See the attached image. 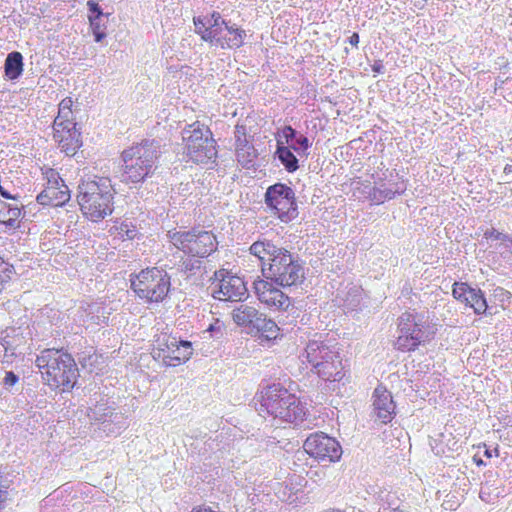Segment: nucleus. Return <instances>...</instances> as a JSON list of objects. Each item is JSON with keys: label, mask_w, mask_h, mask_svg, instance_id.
Returning a JSON list of instances; mask_svg holds the SVG:
<instances>
[{"label": "nucleus", "mask_w": 512, "mask_h": 512, "mask_svg": "<svg viewBox=\"0 0 512 512\" xmlns=\"http://www.w3.org/2000/svg\"><path fill=\"white\" fill-rule=\"evenodd\" d=\"M249 253L258 259L262 273L252 286L258 300L269 308L287 311L292 299L281 288L299 287L305 282L306 261L279 240L264 235L250 245Z\"/></svg>", "instance_id": "f257e3e1"}, {"label": "nucleus", "mask_w": 512, "mask_h": 512, "mask_svg": "<svg viewBox=\"0 0 512 512\" xmlns=\"http://www.w3.org/2000/svg\"><path fill=\"white\" fill-rule=\"evenodd\" d=\"M163 147L160 139L144 138L125 148L119 157L121 182L138 187L152 178L160 167Z\"/></svg>", "instance_id": "f03ea898"}, {"label": "nucleus", "mask_w": 512, "mask_h": 512, "mask_svg": "<svg viewBox=\"0 0 512 512\" xmlns=\"http://www.w3.org/2000/svg\"><path fill=\"white\" fill-rule=\"evenodd\" d=\"M259 403L260 412L282 423L298 425L305 420L308 412L306 402L279 382L262 386Z\"/></svg>", "instance_id": "7ed1b4c3"}, {"label": "nucleus", "mask_w": 512, "mask_h": 512, "mask_svg": "<svg viewBox=\"0 0 512 512\" xmlns=\"http://www.w3.org/2000/svg\"><path fill=\"white\" fill-rule=\"evenodd\" d=\"M115 193L110 178L94 175L80 180L77 202L89 220L99 222L114 211Z\"/></svg>", "instance_id": "20e7f679"}, {"label": "nucleus", "mask_w": 512, "mask_h": 512, "mask_svg": "<svg viewBox=\"0 0 512 512\" xmlns=\"http://www.w3.org/2000/svg\"><path fill=\"white\" fill-rule=\"evenodd\" d=\"M49 386L71 391L77 384L79 369L73 356L63 349H44L35 360Z\"/></svg>", "instance_id": "39448f33"}, {"label": "nucleus", "mask_w": 512, "mask_h": 512, "mask_svg": "<svg viewBox=\"0 0 512 512\" xmlns=\"http://www.w3.org/2000/svg\"><path fill=\"white\" fill-rule=\"evenodd\" d=\"M398 336L394 347L401 352H414L434 339V329L421 313L406 311L397 319Z\"/></svg>", "instance_id": "423d86ee"}, {"label": "nucleus", "mask_w": 512, "mask_h": 512, "mask_svg": "<svg viewBox=\"0 0 512 512\" xmlns=\"http://www.w3.org/2000/svg\"><path fill=\"white\" fill-rule=\"evenodd\" d=\"M130 288L148 304L161 303L171 291V276L159 267H147L129 275Z\"/></svg>", "instance_id": "0eeeda50"}, {"label": "nucleus", "mask_w": 512, "mask_h": 512, "mask_svg": "<svg viewBox=\"0 0 512 512\" xmlns=\"http://www.w3.org/2000/svg\"><path fill=\"white\" fill-rule=\"evenodd\" d=\"M232 319L244 333L255 337L262 346L270 347L279 336L280 329L275 321L252 306L241 304L234 308Z\"/></svg>", "instance_id": "6e6552de"}, {"label": "nucleus", "mask_w": 512, "mask_h": 512, "mask_svg": "<svg viewBox=\"0 0 512 512\" xmlns=\"http://www.w3.org/2000/svg\"><path fill=\"white\" fill-rule=\"evenodd\" d=\"M187 155L194 163L207 164L217 158V143L210 128L199 121L187 125L182 131Z\"/></svg>", "instance_id": "1a4fd4ad"}, {"label": "nucleus", "mask_w": 512, "mask_h": 512, "mask_svg": "<svg viewBox=\"0 0 512 512\" xmlns=\"http://www.w3.org/2000/svg\"><path fill=\"white\" fill-rule=\"evenodd\" d=\"M266 210L283 223L295 220L299 215L294 189L283 182L269 185L263 195Z\"/></svg>", "instance_id": "9d476101"}, {"label": "nucleus", "mask_w": 512, "mask_h": 512, "mask_svg": "<svg viewBox=\"0 0 512 512\" xmlns=\"http://www.w3.org/2000/svg\"><path fill=\"white\" fill-rule=\"evenodd\" d=\"M303 449L318 463H336L343 454L340 442L322 431L310 433L303 443Z\"/></svg>", "instance_id": "9b49d317"}, {"label": "nucleus", "mask_w": 512, "mask_h": 512, "mask_svg": "<svg viewBox=\"0 0 512 512\" xmlns=\"http://www.w3.org/2000/svg\"><path fill=\"white\" fill-rule=\"evenodd\" d=\"M211 280L218 282L212 293L214 299L221 300L222 295L226 300L243 301L248 297L247 282L227 269L216 270Z\"/></svg>", "instance_id": "f8f14e48"}, {"label": "nucleus", "mask_w": 512, "mask_h": 512, "mask_svg": "<svg viewBox=\"0 0 512 512\" xmlns=\"http://www.w3.org/2000/svg\"><path fill=\"white\" fill-rule=\"evenodd\" d=\"M194 32L200 36V39L211 45L222 48L223 38L222 32L228 21H226L220 12L212 11L205 15L194 16L193 19Z\"/></svg>", "instance_id": "ddd939ff"}, {"label": "nucleus", "mask_w": 512, "mask_h": 512, "mask_svg": "<svg viewBox=\"0 0 512 512\" xmlns=\"http://www.w3.org/2000/svg\"><path fill=\"white\" fill-rule=\"evenodd\" d=\"M87 416L91 421L98 422L100 429L107 435H119L127 428V423L121 415L114 412L107 403L96 402L94 407H89Z\"/></svg>", "instance_id": "4468645a"}, {"label": "nucleus", "mask_w": 512, "mask_h": 512, "mask_svg": "<svg viewBox=\"0 0 512 512\" xmlns=\"http://www.w3.org/2000/svg\"><path fill=\"white\" fill-rule=\"evenodd\" d=\"M234 139L235 155L238 164L244 169L254 168L259 152L248 137L247 126L245 124H236Z\"/></svg>", "instance_id": "2eb2a0df"}, {"label": "nucleus", "mask_w": 512, "mask_h": 512, "mask_svg": "<svg viewBox=\"0 0 512 512\" xmlns=\"http://www.w3.org/2000/svg\"><path fill=\"white\" fill-rule=\"evenodd\" d=\"M281 140L284 146H288L289 149L293 150L300 158H307L309 156V149L312 146V142L306 134L301 133L291 125H284L277 129L275 133L276 141Z\"/></svg>", "instance_id": "dca6fc26"}, {"label": "nucleus", "mask_w": 512, "mask_h": 512, "mask_svg": "<svg viewBox=\"0 0 512 512\" xmlns=\"http://www.w3.org/2000/svg\"><path fill=\"white\" fill-rule=\"evenodd\" d=\"M87 19L89 29L93 35V40L96 43H102L107 37V23L109 13H105L97 0H88Z\"/></svg>", "instance_id": "f3484780"}, {"label": "nucleus", "mask_w": 512, "mask_h": 512, "mask_svg": "<svg viewBox=\"0 0 512 512\" xmlns=\"http://www.w3.org/2000/svg\"><path fill=\"white\" fill-rule=\"evenodd\" d=\"M373 410L382 424L390 423L396 415V404L391 392L385 387L377 386L372 395Z\"/></svg>", "instance_id": "a211bd4d"}, {"label": "nucleus", "mask_w": 512, "mask_h": 512, "mask_svg": "<svg viewBox=\"0 0 512 512\" xmlns=\"http://www.w3.org/2000/svg\"><path fill=\"white\" fill-rule=\"evenodd\" d=\"M193 236L191 237V244L189 256L206 258L217 250L216 236L211 231L197 230L192 228Z\"/></svg>", "instance_id": "6ab92c4d"}, {"label": "nucleus", "mask_w": 512, "mask_h": 512, "mask_svg": "<svg viewBox=\"0 0 512 512\" xmlns=\"http://www.w3.org/2000/svg\"><path fill=\"white\" fill-rule=\"evenodd\" d=\"M465 306L472 308L478 316H493L498 313L495 305L489 304L486 294L478 286H472Z\"/></svg>", "instance_id": "aec40b11"}, {"label": "nucleus", "mask_w": 512, "mask_h": 512, "mask_svg": "<svg viewBox=\"0 0 512 512\" xmlns=\"http://www.w3.org/2000/svg\"><path fill=\"white\" fill-rule=\"evenodd\" d=\"M308 363L312 366V371L317 368L326 359L336 357V352L332 351L324 342L319 340H310L303 354Z\"/></svg>", "instance_id": "412c9836"}, {"label": "nucleus", "mask_w": 512, "mask_h": 512, "mask_svg": "<svg viewBox=\"0 0 512 512\" xmlns=\"http://www.w3.org/2000/svg\"><path fill=\"white\" fill-rule=\"evenodd\" d=\"M25 342L20 327H9L1 332L0 345L4 348L5 357H17V349Z\"/></svg>", "instance_id": "4be33fe9"}, {"label": "nucleus", "mask_w": 512, "mask_h": 512, "mask_svg": "<svg viewBox=\"0 0 512 512\" xmlns=\"http://www.w3.org/2000/svg\"><path fill=\"white\" fill-rule=\"evenodd\" d=\"M23 208L22 204H11L0 200V224L8 230L20 228L19 218L25 215Z\"/></svg>", "instance_id": "5701e85b"}, {"label": "nucleus", "mask_w": 512, "mask_h": 512, "mask_svg": "<svg viewBox=\"0 0 512 512\" xmlns=\"http://www.w3.org/2000/svg\"><path fill=\"white\" fill-rule=\"evenodd\" d=\"M24 71V57L19 51H12L7 54L3 65V77L9 81H16Z\"/></svg>", "instance_id": "b1692460"}, {"label": "nucleus", "mask_w": 512, "mask_h": 512, "mask_svg": "<svg viewBox=\"0 0 512 512\" xmlns=\"http://www.w3.org/2000/svg\"><path fill=\"white\" fill-rule=\"evenodd\" d=\"M71 130L72 131L66 132L62 137L56 140L61 151L67 156H74L83 145L81 131L76 125H72Z\"/></svg>", "instance_id": "393cba45"}, {"label": "nucleus", "mask_w": 512, "mask_h": 512, "mask_svg": "<svg viewBox=\"0 0 512 512\" xmlns=\"http://www.w3.org/2000/svg\"><path fill=\"white\" fill-rule=\"evenodd\" d=\"M274 159L278 160L288 173H294L300 167L298 155L288 146H284L279 139L276 141Z\"/></svg>", "instance_id": "a878e982"}, {"label": "nucleus", "mask_w": 512, "mask_h": 512, "mask_svg": "<svg viewBox=\"0 0 512 512\" xmlns=\"http://www.w3.org/2000/svg\"><path fill=\"white\" fill-rule=\"evenodd\" d=\"M193 354L192 342L179 338L175 346L169 351L170 360L167 361V367H176L186 363Z\"/></svg>", "instance_id": "bb28decb"}, {"label": "nucleus", "mask_w": 512, "mask_h": 512, "mask_svg": "<svg viewBox=\"0 0 512 512\" xmlns=\"http://www.w3.org/2000/svg\"><path fill=\"white\" fill-rule=\"evenodd\" d=\"M226 31L231 36H224L222 49H237L244 45V39L246 37V31L244 29L240 28L237 24L228 21Z\"/></svg>", "instance_id": "cd10ccee"}, {"label": "nucleus", "mask_w": 512, "mask_h": 512, "mask_svg": "<svg viewBox=\"0 0 512 512\" xmlns=\"http://www.w3.org/2000/svg\"><path fill=\"white\" fill-rule=\"evenodd\" d=\"M193 231H176L169 230L167 232V238L169 241L180 251H182L186 255H190L191 249V237L193 236Z\"/></svg>", "instance_id": "c85d7f7f"}, {"label": "nucleus", "mask_w": 512, "mask_h": 512, "mask_svg": "<svg viewBox=\"0 0 512 512\" xmlns=\"http://www.w3.org/2000/svg\"><path fill=\"white\" fill-rule=\"evenodd\" d=\"M367 188L369 189L367 192V197L374 205H380L383 204L385 201L394 199L392 188H386L384 184H379V186L375 184Z\"/></svg>", "instance_id": "c756f323"}, {"label": "nucleus", "mask_w": 512, "mask_h": 512, "mask_svg": "<svg viewBox=\"0 0 512 512\" xmlns=\"http://www.w3.org/2000/svg\"><path fill=\"white\" fill-rule=\"evenodd\" d=\"M342 365V359L339 353L336 352V357L326 359L317 368L313 370L323 380H331L332 374Z\"/></svg>", "instance_id": "7c9ffc66"}, {"label": "nucleus", "mask_w": 512, "mask_h": 512, "mask_svg": "<svg viewBox=\"0 0 512 512\" xmlns=\"http://www.w3.org/2000/svg\"><path fill=\"white\" fill-rule=\"evenodd\" d=\"M492 289H490L489 296V304L495 305L499 304L503 309H505L512 302V293L501 286H496L492 284Z\"/></svg>", "instance_id": "2f4dec72"}, {"label": "nucleus", "mask_w": 512, "mask_h": 512, "mask_svg": "<svg viewBox=\"0 0 512 512\" xmlns=\"http://www.w3.org/2000/svg\"><path fill=\"white\" fill-rule=\"evenodd\" d=\"M117 236L122 240L140 239L142 234L139 233L137 226L128 219L121 221L119 224L113 226Z\"/></svg>", "instance_id": "473e14b6"}, {"label": "nucleus", "mask_w": 512, "mask_h": 512, "mask_svg": "<svg viewBox=\"0 0 512 512\" xmlns=\"http://www.w3.org/2000/svg\"><path fill=\"white\" fill-rule=\"evenodd\" d=\"M78 362L82 366V368L87 369L92 372L94 368L98 365V356L96 354V350L93 346H89L85 351L79 352L78 354Z\"/></svg>", "instance_id": "72a5a7b5"}, {"label": "nucleus", "mask_w": 512, "mask_h": 512, "mask_svg": "<svg viewBox=\"0 0 512 512\" xmlns=\"http://www.w3.org/2000/svg\"><path fill=\"white\" fill-rule=\"evenodd\" d=\"M15 274L14 266L0 256V293L7 288Z\"/></svg>", "instance_id": "f704fd0d"}, {"label": "nucleus", "mask_w": 512, "mask_h": 512, "mask_svg": "<svg viewBox=\"0 0 512 512\" xmlns=\"http://www.w3.org/2000/svg\"><path fill=\"white\" fill-rule=\"evenodd\" d=\"M472 285L468 282L455 281L452 285V296L459 302L466 304Z\"/></svg>", "instance_id": "c9c22d12"}, {"label": "nucleus", "mask_w": 512, "mask_h": 512, "mask_svg": "<svg viewBox=\"0 0 512 512\" xmlns=\"http://www.w3.org/2000/svg\"><path fill=\"white\" fill-rule=\"evenodd\" d=\"M225 324L219 318H213L212 323L209 324L204 333H208L210 338L220 340L225 335Z\"/></svg>", "instance_id": "e433bc0d"}, {"label": "nucleus", "mask_w": 512, "mask_h": 512, "mask_svg": "<svg viewBox=\"0 0 512 512\" xmlns=\"http://www.w3.org/2000/svg\"><path fill=\"white\" fill-rule=\"evenodd\" d=\"M495 249L499 252L501 258L510 260L512 258V234L506 236L495 245Z\"/></svg>", "instance_id": "4c0bfd02"}, {"label": "nucleus", "mask_w": 512, "mask_h": 512, "mask_svg": "<svg viewBox=\"0 0 512 512\" xmlns=\"http://www.w3.org/2000/svg\"><path fill=\"white\" fill-rule=\"evenodd\" d=\"M56 188V195H54V204L53 206H60L69 201L71 195L68 186L63 183L60 187Z\"/></svg>", "instance_id": "58836bf2"}, {"label": "nucleus", "mask_w": 512, "mask_h": 512, "mask_svg": "<svg viewBox=\"0 0 512 512\" xmlns=\"http://www.w3.org/2000/svg\"><path fill=\"white\" fill-rule=\"evenodd\" d=\"M180 337L172 336L164 334L163 336L158 337L156 340L157 347L161 348L162 351H166V353H169V351L175 346V343L179 340Z\"/></svg>", "instance_id": "ea45409f"}, {"label": "nucleus", "mask_w": 512, "mask_h": 512, "mask_svg": "<svg viewBox=\"0 0 512 512\" xmlns=\"http://www.w3.org/2000/svg\"><path fill=\"white\" fill-rule=\"evenodd\" d=\"M345 377V371L343 365H341L336 371L333 372L331 380H326V387L331 391L339 389V383Z\"/></svg>", "instance_id": "a19ab883"}, {"label": "nucleus", "mask_w": 512, "mask_h": 512, "mask_svg": "<svg viewBox=\"0 0 512 512\" xmlns=\"http://www.w3.org/2000/svg\"><path fill=\"white\" fill-rule=\"evenodd\" d=\"M346 303L353 310L359 307L361 303V289L359 287H353L348 291Z\"/></svg>", "instance_id": "79ce46f5"}, {"label": "nucleus", "mask_w": 512, "mask_h": 512, "mask_svg": "<svg viewBox=\"0 0 512 512\" xmlns=\"http://www.w3.org/2000/svg\"><path fill=\"white\" fill-rule=\"evenodd\" d=\"M73 100L71 97H65L58 104V115L60 118L73 117Z\"/></svg>", "instance_id": "37998d69"}, {"label": "nucleus", "mask_w": 512, "mask_h": 512, "mask_svg": "<svg viewBox=\"0 0 512 512\" xmlns=\"http://www.w3.org/2000/svg\"><path fill=\"white\" fill-rule=\"evenodd\" d=\"M54 195H56V188L49 187L39 193L36 197V200L41 205H51L54 204Z\"/></svg>", "instance_id": "c03bdc74"}, {"label": "nucleus", "mask_w": 512, "mask_h": 512, "mask_svg": "<svg viewBox=\"0 0 512 512\" xmlns=\"http://www.w3.org/2000/svg\"><path fill=\"white\" fill-rule=\"evenodd\" d=\"M19 380V375L14 371L9 370L5 371V377L3 378L1 384L5 390L12 392V388L19 382Z\"/></svg>", "instance_id": "a18cd8bd"}, {"label": "nucleus", "mask_w": 512, "mask_h": 512, "mask_svg": "<svg viewBox=\"0 0 512 512\" xmlns=\"http://www.w3.org/2000/svg\"><path fill=\"white\" fill-rule=\"evenodd\" d=\"M201 267L202 262L198 259L189 258L182 262V271L188 273L190 276L194 275Z\"/></svg>", "instance_id": "49530a36"}, {"label": "nucleus", "mask_w": 512, "mask_h": 512, "mask_svg": "<svg viewBox=\"0 0 512 512\" xmlns=\"http://www.w3.org/2000/svg\"><path fill=\"white\" fill-rule=\"evenodd\" d=\"M47 179L48 183L51 184L52 187H60L61 184L64 183V180L60 177L59 173L52 168L47 171Z\"/></svg>", "instance_id": "de8ad7c7"}, {"label": "nucleus", "mask_w": 512, "mask_h": 512, "mask_svg": "<svg viewBox=\"0 0 512 512\" xmlns=\"http://www.w3.org/2000/svg\"><path fill=\"white\" fill-rule=\"evenodd\" d=\"M507 233H503L498 231L496 228L491 227L486 229V231L483 234V237L487 240H496L501 241Z\"/></svg>", "instance_id": "09e8293b"}, {"label": "nucleus", "mask_w": 512, "mask_h": 512, "mask_svg": "<svg viewBox=\"0 0 512 512\" xmlns=\"http://www.w3.org/2000/svg\"><path fill=\"white\" fill-rule=\"evenodd\" d=\"M61 118L59 116H56L52 123L53 128V138L56 141L60 137H62L63 134H65V130H63V123L60 121Z\"/></svg>", "instance_id": "8fccbe9b"}, {"label": "nucleus", "mask_w": 512, "mask_h": 512, "mask_svg": "<svg viewBox=\"0 0 512 512\" xmlns=\"http://www.w3.org/2000/svg\"><path fill=\"white\" fill-rule=\"evenodd\" d=\"M152 357L157 361L162 360L163 365L166 367L167 361L170 360L169 353H166V351H162L161 348L159 347L153 348Z\"/></svg>", "instance_id": "3c124183"}, {"label": "nucleus", "mask_w": 512, "mask_h": 512, "mask_svg": "<svg viewBox=\"0 0 512 512\" xmlns=\"http://www.w3.org/2000/svg\"><path fill=\"white\" fill-rule=\"evenodd\" d=\"M394 173L396 174V176H398V173L396 172L395 169H393L391 171L389 169H385L382 176L377 175V177H376L375 174H372L371 177L375 180V184H384V181L387 179H389V181H391L390 178L393 177Z\"/></svg>", "instance_id": "603ef678"}, {"label": "nucleus", "mask_w": 512, "mask_h": 512, "mask_svg": "<svg viewBox=\"0 0 512 512\" xmlns=\"http://www.w3.org/2000/svg\"><path fill=\"white\" fill-rule=\"evenodd\" d=\"M393 186L392 188V193L394 194V198L397 196V195H402L405 193L407 187H406V184L404 183V181L402 180L401 182H395V183H392L391 184Z\"/></svg>", "instance_id": "864d4df0"}, {"label": "nucleus", "mask_w": 512, "mask_h": 512, "mask_svg": "<svg viewBox=\"0 0 512 512\" xmlns=\"http://www.w3.org/2000/svg\"><path fill=\"white\" fill-rule=\"evenodd\" d=\"M371 70L375 74H383L385 67L382 60H375L371 65Z\"/></svg>", "instance_id": "5fc2aeb1"}, {"label": "nucleus", "mask_w": 512, "mask_h": 512, "mask_svg": "<svg viewBox=\"0 0 512 512\" xmlns=\"http://www.w3.org/2000/svg\"><path fill=\"white\" fill-rule=\"evenodd\" d=\"M60 121L63 123L62 125H63V130H65V133L72 131L71 130L72 125L77 126V123L74 121L73 117L61 118Z\"/></svg>", "instance_id": "6e6d98bb"}, {"label": "nucleus", "mask_w": 512, "mask_h": 512, "mask_svg": "<svg viewBox=\"0 0 512 512\" xmlns=\"http://www.w3.org/2000/svg\"><path fill=\"white\" fill-rule=\"evenodd\" d=\"M484 447H485V450H484L485 457L491 458L493 456H496V457L499 456V445H496L493 449H490L486 445H484Z\"/></svg>", "instance_id": "4d7b16f0"}, {"label": "nucleus", "mask_w": 512, "mask_h": 512, "mask_svg": "<svg viewBox=\"0 0 512 512\" xmlns=\"http://www.w3.org/2000/svg\"><path fill=\"white\" fill-rule=\"evenodd\" d=\"M359 41L360 36L358 32H353L352 35L347 39V42L355 48H358Z\"/></svg>", "instance_id": "13d9d810"}, {"label": "nucleus", "mask_w": 512, "mask_h": 512, "mask_svg": "<svg viewBox=\"0 0 512 512\" xmlns=\"http://www.w3.org/2000/svg\"><path fill=\"white\" fill-rule=\"evenodd\" d=\"M484 477L486 478V483H488L494 477H498V472L493 470H488L484 473Z\"/></svg>", "instance_id": "bf43d9fd"}, {"label": "nucleus", "mask_w": 512, "mask_h": 512, "mask_svg": "<svg viewBox=\"0 0 512 512\" xmlns=\"http://www.w3.org/2000/svg\"><path fill=\"white\" fill-rule=\"evenodd\" d=\"M473 462L477 465V466H486V462L480 457L478 456L477 454H475L473 456Z\"/></svg>", "instance_id": "052dcab7"}, {"label": "nucleus", "mask_w": 512, "mask_h": 512, "mask_svg": "<svg viewBox=\"0 0 512 512\" xmlns=\"http://www.w3.org/2000/svg\"><path fill=\"white\" fill-rule=\"evenodd\" d=\"M503 172H504L505 175H508V174L512 173V165L506 164L504 169H503Z\"/></svg>", "instance_id": "680f3d73"}, {"label": "nucleus", "mask_w": 512, "mask_h": 512, "mask_svg": "<svg viewBox=\"0 0 512 512\" xmlns=\"http://www.w3.org/2000/svg\"><path fill=\"white\" fill-rule=\"evenodd\" d=\"M12 358L13 357H5L4 356L1 362H2V364L10 365L12 363Z\"/></svg>", "instance_id": "e2e57ef3"}, {"label": "nucleus", "mask_w": 512, "mask_h": 512, "mask_svg": "<svg viewBox=\"0 0 512 512\" xmlns=\"http://www.w3.org/2000/svg\"><path fill=\"white\" fill-rule=\"evenodd\" d=\"M55 316H56V319L58 320L59 316H57V313H54V316H52V319H55Z\"/></svg>", "instance_id": "0e129e2a"}, {"label": "nucleus", "mask_w": 512, "mask_h": 512, "mask_svg": "<svg viewBox=\"0 0 512 512\" xmlns=\"http://www.w3.org/2000/svg\"><path fill=\"white\" fill-rule=\"evenodd\" d=\"M55 316H56V319L58 320L59 316H57V313H54V316H52V319H55Z\"/></svg>", "instance_id": "69168bd1"}, {"label": "nucleus", "mask_w": 512, "mask_h": 512, "mask_svg": "<svg viewBox=\"0 0 512 512\" xmlns=\"http://www.w3.org/2000/svg\"><path fill=\"white\" fill-rule=\"evenodd\" d=\"M55 316H56V319L58 320L59 316H57V313H54V316H52V319H55Z\"/></svg>", "instance_id": "338daca9"}, {"label": "nucleus", "mask_w": 512, "mask_h": 512, "mask_svg": "<svg viewBox=\"0 0 512 512\" xmlns=\"http://www.w3.org/2000/svg\"><path fill=\"white\" fill-rule=\"evenodd\" d=\"M509 184L511 185L510 190L512 191V181H510Z\"/></svg>", "instance_id": "774afa93"}]
</instances>
